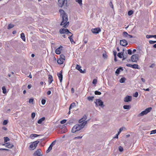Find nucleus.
<instances>
[{
  "label": "nucleus",
  "instance_id": "f257e3e1",
  "mask_svg": "<svg viewBox=\"0 0 156 156\" xmlns=\"http://www.w3.org/2000/svg\"><path fill=\"white\" fill-rule=\"evenodd\" d=\"M59 12L62 19V21L60 25H63V27L66 28L69 25V22H67L68 20L67 15L62 9H60Z\"/></svg>",
  "mask_w": 156,
  "mask_h": 156
},
{
  "label": "nucleus",
  "instance_id": "f03ea898",
  "mask_svg": "<svg viewBox=\"0 0 156 156\" xmlns=\"http://www.w3.org/2000/svg\"><path fill=\"white\" fill-rule=\"evenodd\" d=\"M152 108L151 107L147 108L144 111H142L141 113L139 114L138 115V117L143 116L145 115H146L148 112H150Z\"/></svg>",
  "mask_w": 156,
  "mask_h": 156
},
{
  "label": "nucleus",
  "instance_id": "7ed1b4c3",
  "mask_svg": "<svg viewBox=\"0 0 156 156\" xmlns=\"http://www.w3.org/2000/svg\"><path fill=\"white\" fill-rule=\"evenodd\" d=\"M85 119H86V118H82L79 121V123H80L79 126L81 129L83 128L87 123V121H85Z\"/></svg>",
  "mask_w": 156,
  "mask_h": 156
},
{
  "label": "nucleus",
  "instance_id": "20e7f679",
  "mask_svg": "<svg viewBox=\"0 0 156 156\" xmlns=\"http://www.w3.org/2000/svg\"><path fill=\"white\" fill-rule=\"evenodd\" d=\"M94 103L96 104V107H98V105L102 107H103L104 106L103 105V102L101 100L99 99H96V101H94Z\"/></svg>",
  "mask_w": 156,
  "mask_h": 156
},
{
  "label": "nucleus",
  "instance_id": "39448f33",
  "mask_svg": "<svg viewBox=\"0 0 156 156\" xmlns=\"http://www.w3.org/2000/svg\"><path fill=\"white\" fill-rule=\"evenodd\" d=\"M59 32L61 34H66L69 36L70 35V34H72L71 33L69 32L68 29L64 28L61 29L59 30Z\"/></svg>",
  "mask_w": 156,
  "mask_h": 156
},
{
  "label": "nucleus",
  "instance_id": "423d86ee",
  "mask_svg": "<svg viewBox=\"0 0 156 156\" xmlns=\"http://www.w3.org/2000/svg\"><path fill=\"white\" fill-rule=\"evenodd\" d=\"M81 129L79 126V124H77L74 126L73 127L72 129V132L73 133H75Z\"/></svg>",
  "mask_w": 156,
  "mask_h": 156
},
{
  "label": "nucleus",
  "instance_id": "0eeeda50",
  "mask_svg": "<svg viewBox=\"0 0 156 156\" xmlns=\"http://www.w3.org/2000/svg\"><path fill=\"white\" fill-rule=\"evenodd\" d=\"M131 60L132 62H136L138 60V56L137 54H135L131 57Z\"/></svg>",
  "mask_w": 156,
  "mask_h": 156
},
{
  "label": "nucleus",
  "instance_id": "6e6552de",
  "mask_svg": "<svg viewBox=\"0 0 156 156\" xmlns=\"http://www.w3.org/2000/svg\"><path fill=\"white\" fill-rule=\"evenodd\" d=\"M39 143V141H36L33 142L30 145V148L32 150H34L37 146L38 144Z\"/></svg>",
  "mask_w": 156,
  "mask_h": 156
},
{
  "label": "nucleus",
  "instance_id": "1a4fd4ad",
  "mask_svg": "<svg viewBox=\"0 0 156 156\" xmlns=\"http://www.w3.org/2000/svg\"><path fill=\"white\" fill-rule=\"evenodd\" d=\"M91 30L93 34H97L101 31V29L99 28H98L92 29Z\"/></svg>",
  "mask_w": 156,
  "mask_h": 156
},
{
  "label": "nucleus",
  "instance_id": "9d476101",
  "mask_svg": "<svg viewBox=\"0 0 156 156\" xmlns=\"http://www.w3.org/2000/svg\"><path fill=\"white\" fill-rule=\"evenodd\" d=\"M132 97L129 96H127L124 98V101L125 102H129L131 101Z\"/></svg>",
  "mask_w": 156,
  "mask_h": 156
},
{
  "label": "nucleus",
  "instance_id": "9b49d317",
  "mask_svg": "<svg viewBox=\"0 0 156 156\" xmlns=\"http://www.w3.org/2000/svg\"><path fill=\"white\" fill-rule=\"evenodd\" d=\"M81 67L78 65H77L76 67V69L79 70L80 73H84L86 72V70H84L83 71L81 69Z\"/></svg>",
  "mask_w": 156,
  "mask_h": 156
},
{
  "label": "nucleus",
  "instance_id": "f8f14e48",
  "mask_svg": "<svg viewBox=\"0 0 156 156\" xmlns=\"http://www.w3.org/2000/svg\"><path fill=\"white\" fill-rule=\"evenodd\" d=\"M34 156H42V154L41 153V150H37L34 153Z\"/></svg>",
  "mask_w": 156,
  "mask_h": 156
},
{
  "label": "nucleus",
  "instance_id": "ddd939ff",
  "mask_svg": "<svg viewBox=\"0 0 156 156\" xmlns=\"http://www.w3.org/2000/svg\"><path fill=\"white\" fill-rule=\"evenodd\" d=\"M65 0H58V6L62 7L65 3Z\"/></svg>",
  "mask_w": 156,
  "mask_h": 156
},
{
  "label": "nucleus",
  "instance_id": "4468645a",
  "mask_svg": "<svg viewBox=\"0 0 156 156\" xmlns=\"http://www.w3.org/2000/svg\"><path fill=\"white\" fill-rule=\"evenodd\" d=\"M128 44L126 41L125 40L120 41V44L122 46H126Z\"/></svg>",
  "mask_w": 156,
  "mask_h": 156
},
{
  "label": "nucleus",
  "instance_id": "2eb2a0df",
  "mask_svg": "<svg viewBox=\"0 0 156 156\" xmlns=\"http://www.w3.org/2000/svg\"><path fill=\"white\" fill-rule=\"evenodd\" d=\"M57 76L59 78L60 82L61 83L62 81L63 78V76L62 74V72H61L60 73H58Z\"/></svg>",
  "mask_w": 156,
  "mask_h": 156
},
{
  "label": "nucleus",
  "instance_id": "dca6fc26",
  "mask_svg": "<svg viewBox=\"0 0 156 156\" xmlns=\"http://www.w3.org/2000/svg\"><path fill=\"white\" fill-rule=\"evenodd\" d=\"M62 46H60L57 48L55 50V53L57 54H59L60 53L61 50L62 49Z\"/></svg>",
  "mask_w": 156,
  "mask_h": 156
},
{
  "label": "nucleus",
  "instance_id": "f3484780",
  "mask_svg": "<svg viewBox=\"0 0 156 156\" xmlns=\"http://www.w3.org/2000/svg\"><path fill=\"white\" fill-rule=\"evenodd\" d=\"M48 82L49 84H50L53 81V78L52 76L50 75H48Z\"/></svg>",
  "mask_w": 156,
  "mask_h": 156
},
{
  "label": "nucleus",
  "instance_id": "a211bd4d",
  "mask_svg": "<svg viewBox=\"0 0 156 156\" xmlns=\"http://www.w3.org/2000/svg\"><path fill=\"white\" fill-rule=\"evenodd\" d=\"M64 60L62 59L59 58L57 61V63L59 64H62L63 63Z\"/></svg>",
  "mask_w": 156,
  "mask_h": 156
},
{
  "label": "nucleus",
  "instance_id": "6ab92c4d",
  "mask_svg": "<svg viewBox=\"0 0 156 156\" xmlns=\"http://www.w3.org/2000/svg\"><path fill=\"white\" fill-rule=\"evenodd\" d=\"M45 119V118L44 117H43L41 119H40L37 121V123L38 124H41V123L42 122L44 121Z\"/></svg>",
  "mask_w": 156,
  "mask_h": 156
},
{
  "label": "nucleus",
  "instance_id": "aec40b11",
  "mask_svg": "<svg viewBox=\"0 0 156 156\" xmlns=\"http://www.w3.org/2000/svg\"><path fill=\"white\" fill-rule=\"evenodd\" d=\"M20 35V37L22 39V40L23 41H26V38L25 36L24 35V34L23 33H22Z\"/></svg>",
  "mask_w": 156,
  "mask_h": 156
},
{
  "label": "nucleus",
  "instance_id": "412c9836",
  "mask_svg": "<svg viewBox=\"0 0 156 156\" xmlns=\"http://www.w3.org/2000/svg\"><path fill=\"white\" fill-rule=\"evenodd\" d=\"M146 37L147 38H149L151 37H154L155 38H156V35H147L146 36Z\"/></svg>",
  "mask_w": 156,
  "mask_h": 156
},
{
  "label": "nucleus",
  "instance_id": "4be33fe9",
  "mask_svg": "<svg viewBox=\"0 0 156 156\" xmlns=\"http://www.w3.org/2000/svg\"><path fill=\"white\" fill-rule=\"evenodd\" d=\"M76 106L75 103L74 102L72 103L70 105L69 109L70 110L71 109L74 108Z\"/></svg>",
  "mask_w": 156,
  "mask_h": 156
},
{
  "label": "nucleus",
  "instance_id": "5701e85b",
  "mask_svg": "<svg viewBox=\"0 0 156 156\" xmlns=\"http://www.w3.org/2000/svg\"><path fill=\"white\" fill-rule=\"evenodd\" d=\"M117 56L120 58H122V56H123V59H124L126 58V57H125L123 55V54H121L120 53H119L117 54Z\"/></svg>",
  "mask_w": 156,
  "mask_h": 156
},
{
  "label": "nucleus",
  "instance_id": "b1692460",
  "mask_svg": "<svg viewBox=\"0 0 156 156\" xmlns=\"http://www.w3.org/2000/svg\"><path fill=\"white\" fill-rule=\"evenodd\" d=\"M130 107V106L129 105H124L123 106L124 109H129Z\"/></svg>",
  "mask_w": 156,
  "mask_h": 156
},
{
  "label": "nucleus",
  "instance_id": "393cba45",
  "mask_svg": "<svg viewBox=\"0 0 156 156\" xmlns=\"http://www.w3.org/2000/svg\"><path fill=\"white\" fill-rule=\"evenodd\" d=\"M39 135L35 134H32L30 135V137L31 138H33L34 137H37Z\"/></svg>",
  "mask_w": 156,
  "mask_h": 156
},
{
  "label": "nucleus",
  "instance_id": "a878e982",
  "mask_svg": "<svg viewBox=\"0 0 156 156\" xmlns=\"http://www.w3.org/2000/svg\"><path fill=\"white\" fill-rule=\"evenodd\" d=\"M126 80V79L124 77L122 78L119 80V82L121 83H124L125 81Z\"/></svg>",
  "mask_w": 156,
  "mask_h": 156
},
{
  "label": "nucleus",
  "instance_id": "bb28decb",
  "mask_svg": "<svg viewBox=\"0 0 156 156\" xmlns=\"http://www.w3.org/2000/svg\"><path fill=\"white\" fill-rule=\"evenodd\" d=\"M94 98V96H92V97L89 96L87 97V99L88 101H93Z\"/></svg>",
  "mask_w": 156,
  "mask_h": 156
},
{
  "label": "nucleus",
  "instance_id": "cd10ccee",
  "mask_svg": "<svg viewBox=\"0 0 156 156\" xmlns=\"http://www.w3.org/2000/svg\"><path fill=\"white\" fill-rule=\"evenodd\" d=\"M132 68H134V69H140V68L139 67V66L138 65L136 64H135L133 65Z\"/></svg>",
  "mask_w": 156,
  "mask_h": 156
},
{
  "label": "nucleus",
  "instance_id": "c85d7f7f",
  "mask_svg": "<svg viewBox=\"0 0 156 156\" xmlns=\"http://www.w3.org/2000/svg\"><path fill=\"white\" fill-rule=\"evenodd\" d=\"M123 36L125 37L128 38L129 34L126 32L123 33Z\"/></svg>",
  "mask_w": 156,
  "mask_h": 156
},
{
  "label": "nucleus",
  "instance_id": "c756f323",
  "mask_svg": "<svg viewBox=\"0 0 156 156\" xmlns=\"http://www.w3.org/2000/svg\"><path fill=\"white\" fill-rule=\"evenodd\" d=\"M52 146L50 145L49 147L48 148V149L46 151V153H48L52 149Z\"/></svg>",
  "mask_w": 156,
  "mask_h": 156
},
{
  "label": "nucleus",
  "instance_id": "7c9ffc66",
  "mask_svg": "<svg viewBox=\"0 0 156 156\" xmlns=\"http://www.w3.org/2000/svg\"><path fill=\"white\" fill-rule=\"evenodd\" d=\"M122 68H118L116 70V71L115 72V73L116 74H117V75L119 74V73H120V70L121 69H122Z\"/></svg>",
  "mask_w": 156,
  "mask_h": 156
},
{
  "label": "nucleus",
  "instance_id": "2f4dec72",
  "mask_svg": "<svg viewBox=\"0 0 156 156\" xmlns=\"http://www.w3.org/2000/svg\"><path fill=\"white\" fill-rule=\"evenodd\" d=\"M14 27V25L12 24H9L8 27V29H9L12 28Z\"/></svg>",
  "mask_w": 156,
  "mask_h": 156
},
{
  "label": "nucleus",
  "instance_id": "473e14b6",
  "mask_svg": "<svg viewBox=\"0 0 156 156\" xmlns=\"http://www.w3.org/2000/svg\"><path fill=\"white\" fill-rule=\"evenodd\" d=\"M2 92L3 94H5L6 92V89L5 87H3L2 88Z\"/></svg>",
  "mask_w": 156,
  "mask_h": 156
},
{
  "label": "nucleus",
  "instance_id": "72a5a7b5",
  "mask_svg": "<svg viewBox=\"0 0 156 156\" xmlns=\"http://www.w3.org/2000/svg\"><path fill=\"white\" fill-rule=\"evenodd\" d=\"M6 144L8 145H6V146L8 148H11L13 147V145L12 144H8V143Z\"/></svg>",
  "mask_w": 156,
  "mask_h": 156
},
{
  "label": "nucleus",
  "instance_id": "f704fd0d",
  "mask_svg": "<svg viewBox=\"0 0 156 156\" xmlns=\"http://www.w3.org/2000/svg\"><path fill=\"white\" fill-rule=\"evenodd\" d=\"M59 58L61 59H62L64 60H65V57L64 55L62 54L60 55Z\"/></svg>",
  "mask_w": 156,
  "mask_h": 156
},
{
  "label": "nucleus",
  "instance_id": "c9c22d12",
  "mask_svg": "<svg viewBox=\"0 0 156 156\" xmlns=\"http://www.w3.org/2000/svg\"><path fill=\"white\" fill-rule=\"evenodd\" d=\"M76 2H77L80 5H82V0H76Z\"/></svg>",
  "mask_w": 156,
  "mask_h": 156
},
{
  "label": "nucleus",
  "instance_id": "e433bc0d",
  "mask_svg": "<svg viewBox=\"0 0 156 156\" xmlns=\"http://www.w3.org/2000/svg\"><path fill=\"white\" fill-rule=\"evenodd\" d=\"M94 94L95 95H100L101 94V93L100 92L96 90L95 91Z\"/></svg>",
  "mask_w": 156,
  "mask_h": 156
},
{
  "label": "nucleus",
  "instance_id": "4c0bfd02",
  "mask_svg": "<svg viewBox=\"0 0 156 156\" xmlns=\"http://www.w3.org/2000/svg\"><path fill=\"white\" fill-rule=\"evenodd\" d=\"M9 140V139L7 137H4V142H6L8 140Z\"/></svg>",
  "mask_w": 156,
  "mask_h": 156
},
{
  "label": "nucleus",
  "instance_id": "58836bf2",
  "mask_svg": "<svg viewBox=\"0 0 156 156\" xmlns=\"http://www.w3.org/2000/svg\"><path fill=\"white\" fill-rule=\"evenodd\" d=\"M133 13V12L132 10L129 11L128 12V15L130 16Z\"/></svg>",
  "mask_w": 156,
  "mask_h": 156
},
{
  "label": "nucleus",
  "instance_id": "ea45409f",
  "mask_svg": "<svg viewBox=\"0 0 156 156\" xmlns=\"http://www.w3.org/2000/svg\"><path fill=\"white\" fill-rule=\"evenodd\" d=\"M149 43L151 44H153L156 43V41H153L151 40L149 41Z\"/></svg>",
  "mask_w": 156,
  "mask_h": 156
},
{
  "label": "nucleus",
  "instance_id": "a19ab883",
  "mask_svg": "<svg viewBox=\"0 0 156 156\" xmlns=\"http://www.w3.org/2000/svg\"><path fill=\"white\" fill-rule=\"evenodd\" d=\"M35 116V114L34 112H33L31 114V118L32 119H34Z\"/></svg>",
  "mask_w": 156,
  "mask_h": 156
},
{
  "label": "nucleus",
  "instance_id": "79ce46f5",
  "mask_svg": "<svg viewBox=\"0 0 156 156\" xmlns=\"http://www.w3.org/2000/svg\"><path fill=\"white\" fill-rule=\"evenodd\" d=\"M138 95V94L137 92H136L134 94L133 96L134 97L137 98Z\"/></svg>",
  "mask_w": 156,
  "mask_h": 156
},
{
  "label": "nucleus",
  "instance_id": "37998d69",
  "mask_svg": "<svg viewBox=\"0 0 156 156\" xmlns=\"http://www.w3.org/2000/svg\"><path fill=\"white\" fill-rule=\"evenodd\" d=\"M83 137L82 136H78L74 138V139H81Z\"/></svg>",
  "mask_w": 156,
  "mask_h": 156
},
{
  "label": "nucleus",
  "instance_id": "c03bdc74",
  "mask_svg": "<svg viewBox=\"0 0 156 156\" xmlns=\"http://www.w3.org/2000/svg\"><path fill=\"white\" fill-rule=\"evenodd\" d=\"M119 150L120 152H122L123 151V149L122 147L121 146L119 147Z\"/></svg>",
  "mask_w": 156,
  "mask_h": 156
},
{
  "label": "nucleus",
  "instance_id": "a18cd8bd",
  "mask_svg": "<svg viewBox=\"0 0 156 156\" xmlns=\"http://www.w3.org/2000/svg\"><path fill=\"white\" fill-rule=\"evenodd\" d=\"M66 121V119H63L60 122V123L61 124H63L65 123Z\"/></svg>",
  "mask_w": 156,
  "mask_h": 156
},
{
  "label": "nucleus",
  "instance_id": "49530a36",
  "mask_svg": "<svg viewBox=\"0 0 156 156\" xmlns=\"http://www.w3.org/2000/svg\"><path fill=\"white\" fill-rule=\"evenodd\" d=\"M46 102V100L45 99H43L41 100V103L43 105H44Z\"/></svg>",
  "mask_w": 156,
  "mask_h": 156
},
{
  "label": "nucleus",
  "instance_id": "de8ad7c7",
  "mask_svg": "<svg viewBox=\"0 0 156 156\" xmlns=\"http://www.w3.org/2000/svg\"><path fill=\"white\" fill-rule=\"evenodd\" d=\"M97 82V80L96 79H94L92 82L93 84H96Z\"/></svg>",
  "mask_w": 156,
  "mask_h": 156
},
{
  "label": "nucleus",
  "instance_id": "09e8293b",
  "mask_svg": "<svg viewBox=\"0 0 156 156\" xmlns=\"http://www.w3.org/2000/svg\"><path fill=\"white\" fill-rule=\"evenodd\" d=\"M128 53L129 55H131L132 54V51L130 49H129L128 50Z\"/></svg>",
  "mask_w": 156,
  "mask_h": 156
},
{
  "label": "nucleus",
  "instance_id": "8fccbe9b",
  "mask_svg": "<svg viewBox=\"0 0 156 156\" xmlns=\"http://www.w3.org/2000/svg\"><path fill=\"white\" fill-rule=\"evenodd\" d=\"M34 99L32 98H30L29 99V102L30 103H33Z\"/></svg>",
  "mask_w": 156,
  "mask_h": 156
},
{
  "label": "nucleus",
  "instance_id": "3c124183",
  "mask_svg": "<svg viewBox=\"0 0 156 156\" xmlns=\"http://www.w3.org/2000/svg\"><path fill=\"white\" fill-rule=\"evenodd\" d=\"M151 134H155L156 133V129L154 130L151 131Z\"/></svg>",
  "mask_w": 156,
  "mask_h": 156
},
{
  "label": "nucleus",
  "instance_id": "603ef678",
  "mask_svg": "<svg viewBox=\"0 0 156 156\" xmlns=\"http://www.w3.org/2000/svg\"><path fill=\"white\" fill-rule=\"evenodd\" d=\"M8 122L6 120H5L3 122V125H6L7 124Z\"/></svg>",
  "mask_w": 156,
  "mask_h": 156
},
{
  "label": "nucleus",
  "instance_id": "864d4df0",
  "mask_svg": "<svg viewBox=\"0 0 156 156\" xmlns=\"http://www.w3.org/2000/svg\"><path fill=\"white\" fill-rule=\"evenodd\" d=\"M110 6L112 9H113V5L112 2H110L109 3Z\"/></svg>",
  "mask_w": 156,
  "mask_h": 156
},
{
  "label": "nucleus",
  "instance_id": "5fc2aeb1",
  "mask_svg": "<svg viewBox=\"0 0 156 156\" xmlns=\"http://www.w3.org/2000/svg\"><path fill=\"white\" fill-rule=\"evenodd\" d=\"M55 142H56V140H55L54 141H53V142H52L50 145H51L52 146H54L55 144Z\"/></svg>",
  "mask_w": 156,
  "mask_h": 156
},
{
  "label": "nucleus",
  "instance_id": "6e6d98bb",
  "mask_svg": "<svg viewBox=\"0 0 156 156\" xmlns=\"http://www.w3.org/2000/svg\"><path fill=\"white\" fill-rule=\"evenodd\" d=\"M126 66H127L128 67H129L133 68V65H131V64H127L126 65Z\"/></svg>",
  "mask_w": 156,
  "mask_h": 156
},
{
  "label": "nucleus",
  "instance_id": "4d7b16f0",
  "mask_svg": "<svg viewBox=\"0 0 156 156\" xmlns=\"http://www.w3.org/2000/svg\"><path fill=\"white\" fill-rule=\"evenodd\" d=\"M0 151L5 150V151H9V150L8 149H7L1 148L0 149Z\"/></svg>",
  "mask_w": 156,
  "mask_h": 156
},
{
  "label": "nucleus",
  "instance_id": "13d9d810",
  "mask_svg": "<svg viewBox=\"0 0 156 156\" xmlns=\"http://www.w3.org/2000/svg\"><path fill=\"white\" fill-rule=\"evenodd\" d=\"M123 129H125V127H122L120 128L119 130L122 132Z\"/></svg>",
  "mask_w": 156,
  "mask_h": 156
},
{
  "label": "nucleus",
  "instance_id": "bf43d9fd",
  "mask_svg": "<svg viewBox=\"0 0 156 156\" xmlns=\"http://www.w3.org/2000/svg\"><path fill=\"white\" fill-rule=\"evenodd\" d=\"M155 65L154 64H152L150 66V68H153L154 66Z\"/></svg>",
  "mask_w": 156,
  "mask_h": 156
},
{
  "label": "nucleus",
  "instance_id": "052dcab7",
  "mask_svg": "<svg viewBox=\"0 0 156 156\" xmlns=\"http://www.w3.org/2000/svg\"><path fill=\"white\" fill-rule=\"evenodd\" d=\"M51 91L50 90H48L47 92V94L48 95H49L51 94Z\"/></svg>",
  "mask_w": 156,
  "mask_h": 156
},
{
  "label": "nucleus",
  "instance_id": "680f3d73",
  "mask_svg": "<svg viewBox=\"0 0 156 156\" xmlns=\"http://www.w3.org/2000/svg\"><path fill=\"white\" fill-rule=\"evenodd\" d=\"M121 131H119L118 132V133L117 134V137H118V136L120 134V133H121Z\"/></svg>",
  "mask_w": 156,
  "mask_h": 156
},
{
  "label": "nucleus",
  "instance_id": "e2e57ef3",
  "mask_svg": "<svg viewBox=\"0 0 156 156\" xmlns=\"http://www.w3.org/2000/svg\"><path fill=\"white\" fill-rule=\"evenodd\" d=\"M121 131H119L118 132V133L117 134V137H118V136L120 134V133H121Z\"/></svg>",
  "mask_w": 156,
  "mask_h": 156
},
{
  "label": "nucleus",
  "instance_id": "0e129e2a",
  "mask_svg": "<svg viewBox=\"0 0 156 156\" xmlns=\"http://www.w3.org/2000/svg\"><path fill=\"white\" fill-rule=\"evenodd\" d=\"M103 57L105 58H106L107 57V55L105 54H103Z\"/></svg>",
  "mask_w": 156,
  "mask_h": 156
},
{
  "label": "nucleus",
  "instance_id": "69168bd1",
  "mask_svg": "<svg viewBox=\"0 0 156 156\" xmlns=\"http://www.w3.org/2000/svg\"><path fill=\"white\" fill-rule=\"evenodd\" d=\"M68 38L69 39H70L71 38H73V35L72 34L71 35L69 36L68 37Z\"/></svg>",
  "mask_w": 156,
  "mask_h": 156
},
{
  "label": "nucleus",
  "instance_id": "338daca9",
  "mask_svg": "<svg viewBox=\"0 0 156 156\" xmlns=\"http://www.w3.org/2000/svg\"><path fill=\"white\" fill-rule=\"evenodd\" d=\"M31 85H29L27 86V87L28 89H30L31 87Z\"/></svg>",
  "mask_w": 156,
  "mask_h": 156
},
{
  "label": "nucleus",
  "instance_id": "774afa93",
  "mask_svg": "<svg viewBox=\"0 0 156 156\" xmlns=\"http://www.w3.org/2000/svg\"><path fill=\"white\" fill-rule=\"evenodd\" d=\"M2 129L5 130H7V128L5 127H2Z\"/></svg>",
  "mask_w": 156,
  "mask_h": 156
}]
</instances>
